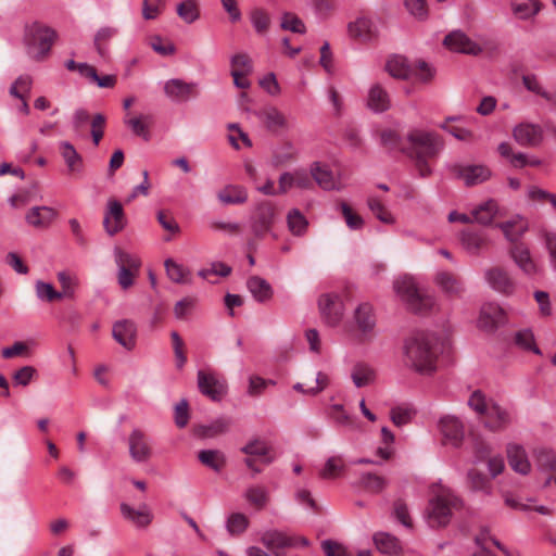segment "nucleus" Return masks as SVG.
Here are the masks:
<instances>
[{
    "instance_id": "14",
    "label": "nucleus",
    "mask_w": 556,
    "mask_h": 556,
    "mask_svg": "<svg viewBox=\"0 0 556 556\" xmlns=\"http://www.w3.org/2000/svg\"><path fill=\"white\" fill-rule=\"evenodd\" d=\"M126 223L127 220L122 204L117 200L110 199L103 219L106 233L111 237L115 236L125 228Z\"/></svg>"
},
{
    "instance_id": "3",
    "label": "nucleus",
    "mask_w": 556,
    "mask_h": 556,
    "mask_svg": "<svg viewBox=\"0 0 556 556\" xmlns=\"http://www.w3.org/2000/svg\"><path fill=\"white\" fill-rule=\"evenodd\" d=\"M394 290L414 313H427L434 305V298L420 291L410 278L397 279L394 282Z\"/></svg>"
},
{
    "instance_id": "62",
    "label": "nucleus",
    "mask_w": 556,
    "mask_h": 556,
    "mask_svg": "<svg viewBox=\"0 0 556 556\" xmlns=\"http://www.w3.org/2000/svg\"><path fill=\"white\" fill-rule=\"evenodd\" d=\"M37 375V369L34 366H23L13 374V381L15 386L27 387L34 377Z\"/></svg>"
},
{
    "instance_id": "15",
    "label": "nucleus",
    "mask_w": 556,
    "mask_h": 556,
    "mask_svg": "<svg viewBox=\"0 0 556 556\" xmlns=\"http://www.w3.org/2000/svg\"><path fill=\"white\" fill-rule=\"evenodd\" d=\"M443 45L451 51L470 55H478L482 52V48L459 29L447 34Z\"/></svg>"
},
{
    "instance_id": "30",
    "label": "nucleus",
    "mask_w": 556,
    "mask_h": 556,
    "mask_svg": "<svg viewBox=\"0 0 556 556\" xmlns=\"http://www.w3.org/2000/svg\"><path fill=\"white\" fill-rule=\"evenodd\" d=\"M311 175L317 185L324 190L329 191L340 189L339 180L327 165H321L319 162H314L311 165Z\"/></svg>"
},
{
    "instance_id": "42",
    "label": "nucleus",
    "mask_w": 556,
    "mask_h": 556,
    "mask_svg": "<svg viewBox=\"0 0 556 556\" xmlns=\"http://www.w3.org/2000/svg\"><path fill=\"white\" fill-rule=\"evenodd\" d=\"M386 71L394 78L406 79L412 74V67L408 61L403 58L395 55L388 60L386 64Z\"/></svg>"
},
{
    "instance_id": "28",
    "label": "nucleus",
    "mask_w": 556,
    "mask_h": 556,
    "mask_svg": "<svg viewBox=\"0 0 556 556\" xmlns=\"http://www.w3.org/2000/svg\"><path fill=\"white\" fill-rule=\"evenodd\" d=\"M261 542L270 551L274 552L275 556H285L281 551L285 547L294 546L293 538L286 535L279 531H266L261 538Z\"/></svg>"
},
{
    "instance_id": "4",
    "label": "nucleus",
    "mask_w": 556,
    "mask_h": 556,
    "mask_svg": "<svg viewBox=\"0 0 556 556\" xmlns=\"http://www.w3.org/2000/svg\"><path fill=\"white\" fill-rule=\"evenodd\" d=\"M462 501L450 492H442L429 502L428 523L431 528L444 527L450 522L452 510L458 509Z\"/></svg>"
},
{
    "instance_id": "6",
    "label": "nucleus",
    "mask_w": 556,
    "mask_h": 556,
    "mask_svg": "<svg viewBox=\"0 0 556 556\" xmlns=\"http://www.w3.org/2000/svg\"><path fill=\"white\" fill-rule=\"evenodd\" d=\"M115 262L118 266V285L127 290L134 285V278L139 273L140 260L136 255L115 249Z\"/></svg>"
},
{
    "instance_id": "16",
    "label": "nucleus",
    "mask_w": 556,
    "mask_h": 556,
    "mask_svg": "<svg viewBox=\"0 0 556 556\" xmlns=\"http://www.w3.org/2000/svg\"><path fill=\"white\" fill-rule=\"evenodd\" d=\"M453 173L459 179H463L467 187L482 184L490 179L491 170L484 165H460L455 164L452 167Z\"/></svg>"
},
{
    "instance_id": "23",
    "label": "nucleus",
    "mask_w": 556,
    "mask_h": 556,
    "mask_svg": "<svg viewBox=\"0 0 556 556\" xmlns=\"http://www.w3.org/2000/svg\"><path fill=\"white\" fill-rule=\"evenodd\" d=\"M440 431L444 439L458 447L465 435L464 424L455 416H445L440 420Z\"/></svg>"
},
{
    "instance_id": "44",
    "label": "nucleus",
    "mask_w": 556,
    "mask_h": 556,
    "mask_svg": "<svg viewBox=\"0 0 556 556\" xmlns=\"http://www.w3.org/2000/svg\"><path fill=\"white\" fill-rule=\"evenodd\" d=\"M351 378L357 388L370 384L375 380V370L366 364H356Z\"/></svg>"
},
{
    "instance_id": "59",
    "label": "nucleus",
    "mask_w": 556,
    "mask_h": 556,
    "mask_svg": "<svg viewBox=\"0 0 556 556\" xmlns=\"http://www.w3.org/2000/svg\"><path fill=\"white\" fill-rule=\"evenodd\" d=\"M251 22L258 34L267 31L270 25V17L263 9H255L251 13Z\"/></svg>"
},
{
    "instance_id": "26",
    "label": "nucleus",
    "mask_w": 556,
    "mask_h": 556,
    "mask_svg": "<svg viewBox=\"0 0 556 556\" xmlns=\"http://www.w3.org/2000/svg\"><path fill=\"white\" fill-rule=\"evenodd\" d=\"M56 211L49 206H34L31 207L25 219L28 225L37 229H46L56 217Z\"/></svg>"
},
{
    "instance_id": "54",
    "label": "nucleus",
    "mask_w": 556,
    "mask_h": 556,
    "mask_svg": "<svg viewBox=\"0 0 556 556\" xmlns=\"http://www.w3.org/2000/svg\"><path fill=\"white\" fill-rule=\"evenodd\" d=\"M287 220L290 231L296 236L302 235L307 227L306 218L296 208H293L289 212Z\"/></svg>"
},
{
    "instance_id": "29",
    "label": "nucleus",
    "mask_w": 556,
    "mask_h": 556,
    "mask_svg": "<svg viewBox=\"0 0 556 556\" xmlns=\"http://www.w3.org/2000/svg\"><path fill=\"white\" fill-rule=\"evenodd\" d=\"M507 458L511 469L520 475H528L531 469L527 453L521 445L510 443L507 445Z\"/></svg>"
},
{
    "instance_id": "64",
    "label": "nucleus",
    "mask_w": 556,
    "mask_h": 556,
    "mask_svg": "<svg viewBox=\"0 0 556 556\" xmlns=\"http://www.w3.org/2000/svg\"><path fill=\"white\" fill-rule=\"evenodd\" d=\"M468 405L479 415L483 416L488 410L490 403L486 402L484 394L478 390L470 395Z\"/></svg>"
},
{
    "instance_id": "20",
    "label": "nucleus",
    "mask_w": 556,
    "mask_h": 556,
    "mask_svg": "<svg viewBox=\"0 0 556 556\" xmlns=\"http://www.w3.org/2000/svg\"><path fill=\"white\" fill-rule=\"evenodd\" d=\"M505 323L504 309L495 303H486L481 307L478 325L481 329L493 331Z\"/></svg>"
},
{
    "instance_id": "35",
    "label": "nucleus",
    "mask_w": 556,
    "mask_h": 556,
    "mask_svg": "<svg viewBox=\"0 0 556 556\" xmlns=\"http://www.w3.org/2000/svg\"><path fill=\"white\" fill-rule=\"evenodd\" d=\"M198 459L215 472L222 471L227 464V457L220 450H201L198 453Z\"/></svg>"
},
{
    "instance_id": "57",
    "label": "nucleus",
    "mask_w": 556,
    "mask_h": 556,
    "mask_svg": "<svg viewBox=\"0 0 556 556\" xmlns=\"http://www.w3.org/2000/svg\"><path fill=\"white\" fill-rule=\"evenodd\" d=\"M280 27L285 30H290L296 34H304L306 31V27L302 20L290 12L282 15Z\"/></svg>"
},
{
    "instance_id": "63",
    "label": "nucleus",
    "mask_w": 556,
    "mask_h": 556,
    "mask_svg": "<svg viewBox=\"0 0 556 556\" xmlns=\"http://www.w3.org/2000/svg\"><path fill=\"white\" fill-rule=\"evenodd\" d=\"M164 0H143L142 16L144 20H155L161 13Z\"/></svg>"
},
{
    "instance_id": "27",
    "label": "nucleus",
    "mask_w": 556,
    "mask_h": 556,
    "mask_svg": "<svg viewBox=\"0 0 556 556\" xmlns=\"http://www.w3.org/2000/svg\"><path fill=\"white\" fill-rule=\"evenodd\" d=\"M231 420L227 417H219L207 425L193 426V434L201 439L215 438L229 431Z\"/></svg>"
},
{
    "instance_id": "48",
    "label": "nucleus",
    "mask_w": 556,
    "mask_h": 556,
    "mask_svg": "<svg viewBox=\"0 0 556 556\" xmlns=\"http://www.w3.org/2000/svg\"><path fill=\"white\" fill-rule=\"evenodd\" d=\"M244 496L247 501L257 509L264 508L268 501V492L261 485L250 486L245 491Z\"/></svg>"
},
{
    "instance_id": "19",
    "label": "nucleus",
    "mask_w": 556,
    "mask_h": 556,
    "mask_svg": "<svg viewBox=\"0 0 556 556\" xmlns=\"http://www.w3.org/2000/svg\"><path fill=\"white\" fill-rule=\"evenodd\" d=\"M114 340L128 351L136 346L137 327L130 319H121L114 323L112 328Z\"/></svg>"
},
{
    "instance_id": "38",
    "label": "nucleus",
    "mask_w": 556,
    "mask_h": 556,
    "mask_svg": "<svg viewBox=\"0 0 556 556\" xmlns=\"http://www.w3.org/2000/svg\"><path fill=\"white\" fill-rule=\"evenodd\" d=\"M60 154L63 157L71 173L80 172L83 167V157L76 151L75 147L68 141H62L59 146Z\"/></svg>"
},
{
    "instance_id": "31",
    "label": "nucleus",
    "mask_w": 556,
    "mask_h": 556,
    "mask_svg": "<svg viewBox=\"0 0 556 556\" xmlns=\"http://www.w3.org/2000/svg\"><path fill=\"white\" fill-rule=\"evenodd\" d=\"M367 105L376 113L386 112L391 108L390 96L380 84H375L369 88Z\"/></svg>"
},
{
    "instance_id": "43",
    "label": "nucleus",
    "mask_w": 556,
    "mask_h": 556,
    "mask_svg": "<svg viewBox=\"0 0 556 556\" xmlns=\"http://www.w3.org/2000/svg\"><path fill=\"white\" fill-rule=\"evenodd\" d=\"M240 451L250 456L263 457V462L265 464H270L274 460V457L269 456L270 447L267 445L265 441H262L260 439L251 440L244 446H242Z\"/></svg>"
},
{
    "instance_id": "13",
    "label": "nucleus",
    "mask_w": 556,
    "mask_h": 556,
    "mask_svg": "<svg viewBox=\"0 0 556 556\" xmlns=\"http://www.w3.org/2000/svg\"><path fill=\"white\" fill-rule=\"evenodd\" d=\"M164 92L167 98L175 102H187L199 94L198 84L186 83L179 78H173L165 83Z\"/></svg>"
},
{
    "instance_id": "18",
    "label": "nucleus",
    "mask_w": 556,
    "mask_h": 556,
    "mask_svg": "<svg viewBox=\"0 0 556 556\" xmlns=\"http://www.w3.org/2000/svg\"><path fill=\"white\" fill-rule=\"evenodd\" d=\"M484 416V427L493 432L505 430L511 422L510 413L498 405L491 402Z\"/></svg>"
},
{
    "instance_id": "50",
    "label": "nucleus",
    "mask_w": 556,
    "mask_h": 556,
    "mask_svg": "<svg viewBox=\"0 0 556 556\" xmlns=\"http://www.w3.org/2000/svg\"><path fill=\"white\" fill-rule=\"evenodd\" d=\"M511 7L514 13L520 18H528L536 14L540 10L536 0H515Z\"/></svg>"
},
{
    "instance_id": "37",
    "label": "nucleus",
    "mask_w": 556,
    "mask_h": 556,
    "mask_svg": "<svg viewBox=\"0 0 556 556\" xmlns=\"http://www.w3.org/2000/svg\"><path fill=\"white\" fill-rule=\"evenodd\" d=\"M460 241L464 249L471 255H478L488 244L486 237L482 232L463 231Z\"/></svg>"
},
{
    "instance_id": "24",
    "label": "nucleus",
    "mask_w": 556,
    "mask_h": 556,
    "mask_svg": "<svg viewBox=\"0 0 556 556\" xmlns=\"http://www.w3.org/2000/svg\"><path fill=\"white\" fill-rule=\"evenodd\" d=\"M351 38L362 42H368L377 38L378 30L375 23L367 17H359L348 25Z\"/></svg>"
},
{
    "instance_id": "12",
    "label": "nucleus",
    "mask_w": 556,
    "mask_h": 556,
    "mask_svg": "<svg viewBox=\"0 0 556 556\" xmlns=\"http://www.w3.org/2000/svg\"><path fill=\"white\" fill-rule=\"evenodd\" d=\"M318 306L327 325L334 327L342 320L344 307L339 295L323 294L318 300Z\"/></svg>"
},
{
    "instance_id": "2",
    "label": "nucleus",
    "mask_w": 556,
    "mask_h": 556,
    "mask_svg": "<svg viewBox=\"0 0 556 556\" xmlns=\"http://www.w3.org/2000/svg\"><path fill=\"white\" fill-rule=\"evenodd\" d=\"M56 38V31L39 22H34L25 27L24 45L29 58L42 61L49 54Z\"/></svg>"
},
{
    "instance_id": "45",
    "label": "nucleus",
    "mask_w": 556,
    "mask_h": 556,
    "mask_svg": "<svg viewBox=\"0 0 556 556\" xmlns=\"http://www.w3.org/2000/svg\"><path fill=\"white\" fill-rule=\"evenodd\" d=\"M296 155L295 149L291 142H285L280 148L274 150L271 155V165L274 167H280L290 161H292Z\"/></svg>"
},
{
    "instance_id": "51",
    "label": "nucleus",
    "mask_w": 556,
    "mask_h": 556,
    "mask_svg": "<svg viewBox=\"0 0 556 556\" xmlns=\"http://www.w3.org/2000/svg\"><path fill=\"white\" fill-rule=\"evenodd\" d=\"M514 341L520 349L532 351L535 354H541L540 349L535 345L534 336L530 329L517 331Z\"/></svg>"
},
{
    "instance_id": "32",
    "label": "nucleus",
    "mask_w": 556,
    "mask_h": 556,
    "mask_svg": "<svg viewBox=\"0 0 556 556\" xmlns=\"http://www.w3.org/2000/svg\"><path fill=\"white\" fill-rule=\"evenodd\" d=\"M121 513L125 519L131 521L135 526L139 528H144L149 526L153 518L147 505H142L140 506V508L135 509L128 504L122 503Z\"/></svg>"
},
{
    "instance_id": "8",
    "label": "nucleus",
    "mask_w": 556,
    "mask_h": 556,
    "mask_svg": "<svg viewBox=\"0 0 556 556\" xmlns=\"http://www.w3.org/2000/svg\"><path fill=\"white\" fill-rule=\"evenodd\" d=\"M129 456L135 463H147L153 455L149 435L140 428H134L128 435Z\"/></svg>"
},
{
    "instance_id": "25",
    "label": "nucleus",
    "mask_w": 556,
    "mask_h": 556,
    "mask_svg": "<svg viewBox=\"0 0 556 556\" xmlns=\"http://www.w3.org/2000/svg\"><path fill=\"white\" fill-rule=\"evenodd\" d=\"M509 255L515 264L528 276L535 275L538 267L531 257L529 249L523 244L516 242L509 249Z\"/></svg>"
},
{
    "instance_id": "11",
    "label": "nucleus",
    "mask_w": 556,
    "mask_h": 556,
    "mask_svg": "<svg viewBox=\"0 0 556 556\" xmlns=\"http://www.w3.org/2000/svg\"><path fill=\"white\" fill-rule=\"evenodd\" d=\"M484 279L489 287L504 295H510L516 289V283L508 271L501 266H492L484 270Z\"/></svg>"
},
{
    "instance_id": "52",
    "label": "nucleus",
    "mask_w": 556,
    "mask_h": 556,
    "mask_svg": "<svg viewBox=\"0 0 556 556\" xmlns=\"http://www.w3.org/2000/svg\"><path fill=\"white\" fill-rule=\"evenodd\" d=\"M361 484L369 492L380 493L387 488L388 481L383 477L368 472L362 475Z\"/></svg>"
},
{
    "instance_id": "10",
    "label": "nucleus",
    "mask_w": 556,
    "mask_h": 556,
    "mask_svg": "<svg viewBox=\"0 0 556 556\" xmlns=\"http://www.w3.org/2000/svg\"><path fill=\"white\" fill-rule=\"evenodd\" d=\"M197 377L200 392L212 401H220L226 394V381L218 378L215 372L199 370Z\"/></svg>"
},
{
    "instance_id": "47",
    "label": "nucleus",
    "mask_w": 556,
    "mask_h": 556,
    "mask_svg": "<svg viewBox=\"0 0 556 556\" xmlns=\"http://www.w3.org/2000/svg\"><path fill=\"white\" fill-rule=\"evenodd\" d=\"M534 456L540 470L556 471V454L553 451L540 448L535 451Z\"/></svg>"
},
{
    "instance_id": "34",
    "label": "nucleus",
    "mask_w": 556,
    "mask_h": 556,
    "mask_svg": "<svg viewBox=\"0 0 556 556\" xmlns=\"http://www.w3.org/2000/svg\"><path fill=\"white\" fill-rule=\"evenodd\" d=\"M217 198L226 205L242 204L248 201V191L243 186L227 185L218 191Z\"/></svg>"
},
{
    "instance_id": "53",
    "label": "nucleus",
    "mask_w": 556,
    "mask_h": 556,
    "mask_svg": "<svg viewBox=\"0 0 556 556\" xmlns=\"http://www.w3.org/2000/svg\"><path fill=\"white\" fill-rule=\"evenodd\" d=\"M408 13L418 21H426L429 16L427 0H404Z\"/></svg>"
},
{
    "instance_id": "58",
    "label": "nucleus",
    "mask_w": 556,
    "mask_h": 556,
    "mask_svg": "<svg viewBox=\"0 0 556 556\" xmlns=\"http://www.w3.org/2000/svg\"><path fill=\"white\" fill-rule=\"evenodd\" d=\"M368 207L370 211L375 214V216L384 224H393L394 218L392 214L388 211V208L377 199V198H369L368 201Z\"/></svg>"
},
{
    "instance_id": "55",
    "label": "nucleus",
    "mask_w": 556,
    "mask_h": 556,
    "mask_svg": "<svg viewBox=\"0 0 556 556\" xmlns=\"http://www.w3.org/2000/svg\"><path fill=\"white\" fill-rule=\"evenodd\" d=\"M249 520L245 515L241 513H233L227 519V531L231 535L241 534L248 528Z\"/></svg>"
},
{
    "instance_id": "5",
    "label": "nucleus",
    "mask_w": 556,
    "mask_h": 556,
    "mask_svg": "<svg viewBox=\"0 0 556 556\" xmlns=\"http://www.w3.org/2000/svg\"><path fill=\"white\" fill-rule=\"evenodd\" d=\"M407 140L410 147L401 149L406 155L421 154L424 156H435L443 146L437 134L420 129L409 131Z\"/></svg>"
},
{
    "instance_id": "1",
    "label": "nucleus",
    "mask_w": 556,
    "mask_h": 556,
    "mask_svg": "<svg viewBox=\"0 0 556 556\" xmlns=\"http://www.w3.org/2000/svg\"><path fill=\"white\" fill-rule=\"evenodd\" d=\"M439 353V337L433 332H415L404 344L406 365L421 375H432L437 370Z\"/></svg>"
},
{
    "instance_id": "56",
    "label": "nucleus",
    "mask_w": 556,
    "mask_h": 556,
    "mask_svg": "<svg viewBox=\"0 0 556 556\" xmlns=\"http://www.w3.org/2000/svg\"><path fill=\"white\" fill-rule=\"evenodd\" d=\"M341 213L344 217L346 226L352 230H358L364 225V219L361 215L355 213L353 208L345 202L339 204Z\"/></svg>"
},
{
    "instance_id": "36",
    "label": "nucleus",
    "mask_w": 556,
    "mask_h": 556,
    "mask_svg": "<svg viewBox=\"0 0 556 556\" xmlns=\"http://www.w3.org/2000/svg\"><path fill=\"white\" fill-rule=\"evenodd\" d=\"M247 287L257 302H267L273 296L270 285L258 276L250 277L247 281Z\"/></svg>"
},
{
    "instance_id": "17",
    "label": "nucleus",
    "mask_w": 556,
    "mask_h": 556,
    "mask_svg": "<svg viewBox=\"0 0 556 556\" xmlns=\"http://www.w3.org/2000/svg\"><path fill=\"white\" fill-rule=\"evenodd\" d=\"M255 115L264 124L266 129L273 134L290 128L287 116L276 106H265L255 112Z\"/></svg>"
},
{
    "instance_id": "61",
    "label": "nucleus",
    "mask_w": 556,
    "mask_h": 556,
    "mask_svg": "<svg viewBox=\"0 0 556 556\" xmlns=\"http://www.w3.org/2000/svg\"><path fill=\"white\" fill-rule=\"evenodd\" d=\"M164 265L166 268L167 276L172 281L177 283H184L187 281L185 278L187 270L182 265L176 263L170 258L166 260Z\"/></svg>"
},
{
    "instance_id": "40",
    "label": "nucleus",
    "mask_w": 556,
    "mask_h": 556,
    "mask_svg": "<svg viewBox=\"0 0 556 556\" xmlns=\"http://www.w3.org/2000/svg\"><path fill=\"white\" fill-rule=\"evenodd\" d=\"M152 123V116L147 114L125 119V124L131 129L134 135L141 137L146 141L150 139L149 127Z\"/></svg>"
},
{
    "instance_id": "33",
    "label": "nucleus",
    "mask_w": 556,
    "mask_h": 556,
    "mask_svg": "<svg viewBox=\"0 0 556 556\" xmlns=\"http://www.w3.org/2000/svg\"><path fill=\"white\" fill-rule=\"evenodd\" d=\"M500 213L498 204L490 199L472 210V220L483 226L491 225Z\"/></svg>"
},
{
    "instance_id": "49",
    "label": "nucleus",
    "mask_w": 556,
    "mask_h": 556,
    "mask_svg": "<svg viewBox=\"0 0 556 556\" xmlns=\"http://www.w3.org/2000/svg\"><path fill=\"white\" fill-rule=\"evenodd\" d=\"M36 295L40 301L53 302L63 299V294H60L54 287L42 280H38L35 283Z\"/></svg>"
},
{
    "instance_id": "7",
    "label": "nucleus",
    "mask_w": 556,
    "mask_h": 556,
    "mask_svg": "<svg viewBox=\"0 0 556 556\" xmlns=\"http://www.w3.org/2000/svg\"><path fill=\"white\" fill-rule=\"evenodd\" d=\"M355 337L359 342H366L374 338L376 317L369 303L359 304L354 311Z\"/></svg>"
},
{
    "instance_id": "60",
    "label": "nucleus",
    "mask_w": 556,
    "mask_h": 556,
    "mask_svg": "<svg viewBox=\"0 0 556 556\" xmlns=\"http://www.w3.org/2000/svg\"><path fill=\"white\" fill-rule=\"evenodd\" d=\"M380 143L384 148L390 151L400 150L401 151V137L400 135L392 129H383L379 134Z\"/></svg>"
},
{
    "instance_id": "22",
    "label": "nucleus",
    "mask_w": 556,
    "mask_h": 556,
    "mask_svg": "<svg viewBox=\"0 0 556 556\" xmlns=\"http://www.w3.org/2000/svg\"><path fill=\"white\" fill-rule=\"evenodd\" d=\"M434 282L443 293L451 298H460L465 291L463 280L451 271H438L434 277Z\"/></svg>"
},
{
    "instance_id": "9",
    "label": "nucleus",
    "mask_w": 556,
    "mask_h": 556,
    "mask_svg": "<svg viewBox=\"0 0 556 556\" xmlns=\"http://www.w3.org/2000/svg\"><path fill=\"white\" fill-rule=\"evenodd\" d=\"M276 218L273 203L264 201L258 203L251 215V229L257 238L264 237L270 231Z\"/></svg>"
},
{
    "instance_id": "21",
    "label": "nucleus",
    "mask_w": 556,
    "mask_h": 556,
    "mask_svg": "<svg viewBox=\"0 0 556 556\" xmlns=\"http://www.w3.org/2000/svg\"><path fill=\"white\" fill-rule=\"evenodd\" d=\"M515 140L525 147H536L543 140V130L540 125L521 123L514 128Z\"/></svg>"
},
{
    "instance_id": "41",
    "label": "nucleus",
    "mask_w": 556,
    "mask_h": 556,
    "mask_svg": "<svg viewBox=\"0 0 556 556\" xmlns=\"http://www.w3.org/2000/svg\"><path fill=\"white\" fill-rule=\"evenodd\" d=\"M374 543L376 547L386 554H397L402 547L401 543L394 535L387 532H377L374 534Z\"/></svg>"
},
{
    "instance_id": "39",
    "label": "nucleus",
    "mask_w": 556,
    "mask_h": 556,
    "mask_svg": "<svg viewBox=\"0 0 556 556\" xmlns=\"http://www.w3.org/2000/svg\"><path fill=\"white\" fill-rule=\"evenodd\" d=\"M328 416L337 426L346 427L351 430L359 429L356 418L346 413L341 404L331 405Z\"/></svg>"
},
{
    "instance_id": "46",
    "label": "nucleus",
    "mask_w": 556,
    "mask_h": 556,
    "mask_svg": "<svg viewBox=\"0 0 556 556\" xmlns=\"http://www.w3.org/2000/svg\"><path fill=\"white\" fill-rule=\"evenodd\" d=\"M177 14L187 24H191L200 17V11L194 0H185L178 3Z\"/></svg>"
}]
</instances>
